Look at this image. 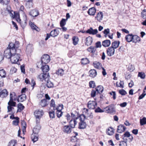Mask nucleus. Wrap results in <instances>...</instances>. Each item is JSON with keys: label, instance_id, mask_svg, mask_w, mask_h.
I'll return each mask as SVG.
<instances>
[{"label": "nucleus", "instance_id": "nucleus-1", "mask_svg": "<svg viewBox=\"0 0 146 146\" xmlns=\"http://www.w3.org/2000/svg\"><path fill=\"white\" fill-rule=\"evenodd\" d=\"M15 44H13V43H10L8 47L4 51V56L7 58L10 59L12 55L16 52V50L15 48Z\"/></svg>", "mask_w": 146, "mask_h": 146}, {"label": "nucleus", "instance_id": "nucleus-2", "mask_svg": "<svg viewBox=\"0 0 146 146\" xmlns=\"http://www.w3.org/2000/svg\"><path fill=\"white\" fill-rule=\"evenodd\" d=\"M10 60L12 63L13 64H17L18 65H20V61H21L22 59L20 58V54L16 53V52L15 54H13Z\"/></svg>", "mask_w": 146, "mask_h": 146}, {"label": "nucleus", "instance_id": "nucleus-3", "mask_svg": "<svg viewBox=\"0 0 146 146\" xmlns=\"http://www.w3.org/2000/svg\"><path fill=\"white\" fill-rule=\"evenodd\" d=\"M80 122L79 123L78 128L80 129H84L86 128V122H84V120L86 119V117L84 114H81L79 116Z\"/></svg>", "mask_w": 146, "mask_h": 146}, {"label": "nucleus", "instance_id": "nucleus-4", "mask_svg": "<svg viewBox=\"0 0 146 146\" xmlns=\"http://www.w3.org/2000/svg\"><path fill=\"white\" fill-rule=\"evenodd\" d=\"M49 73H41L37 76V79L41 81H43L44 80L45 81L47 79H49Z\"/></svg>", "mask_w": 146, "mask_h": 146}, {"label": "nucleus", "instance_id": "nucleus-5", "mask_svg": "<svg viewBox=\"0 0 146 146\" xmlns=\"http://www.w3.org/2000/svg\"><path fill=\"white\" fill-rule=\"evenodd\" d=\"M50 60V56L47 54H44L41 57V61L42 64H46L49 62Z\"/></svg>", "mask_w": 146, "mask_h": 146}, {"label": "nucleus", "instance_id": "nucleus-6", "mask_svg": "<svg viewBox=\"0 0 146 146\" xmlns=\"http://www.w3.org/2000/svg\"><path fill=\"white\" fill-rule=\"evenodd\" d=\"M72 128L69 125L63 126L62 128V130L65 133L70 134L72 131Z\"/></svg>", "mask_w": 146, "mask_h": 146}, {"label": "nucleus", "instance_id": "nucleus-7", "mask_svg": "<svg viewBox=\"0 0 146 146\" xmlns=\"http://www.w3.org/2000/svg\"><path fill=\"white\" fill-rule=\"evenodd\" d=\"M97 103L94 101H90L88 103L87 107L89 109H94L97 106Z\"/></svg>", "mask_w": 146, "mask_h": 146}, {"label": "nucleus", "instance_id": "nucleus-8", "mask_svg": "<svg viewBox=\"0 0 146 146\" xmlns=\"http://www.w3.org/2000/svg\"><path fill=\"white\" fill-rule=\"evenodd\" d=\"M43 114L44 112L42 110H36L34 113V114L36 119L40 118Z\"/></svg>", "mask_w": 146, "mask_h": 146}, {"label": "nucleus", "instance_id": "nucleus-9", "mask_svg": "<svg viewBox=\"0 0 146 146\" xmlns=\"http://www.w3.org/2000/svg\"><path fill=\"white\" fill-rule=\"evenodd\" d=\"M86 33L90 35H95L98 33V31L97 29H93L92 27H90L86 31Z\"/></svg>", "mask_w": 146, "mask_h": 146}, {"label": "nucleus", "instance_id": "nucleus-10", "mask_svg": "<svg viewBox=\"0 0 146 146\" xmlns=\"http://www.w3.org/2000/svg\"><path fill=\"white\" fill-rule=\"evenodd\" d=\"M29 13L30 16L33 17H36L39 14L38 10L36 9L31 10Z\"/></svg>", "mask_w": 146, "mask_h": 146}, {"label": "nucleus", "instance_id": "nucleus-11", "mask_svg": "<svg viewBox=\"0 0 146 146\" xmlns=\"http://www.w3.org/2000/svg\"><path fill=\"white\" fill-rule=\"evenodd\" d=\"M26 98V96L25 94H23L19 96L17 99L18 102H22L25 100Z\"/></svg>", "mask_w": 146, "mask_h": 146}, {"label": "nucleus", "instance_id": "nucleus-12", "mask_svg": "<svg viewBox=\"0 0 146 146\" xmlns=\"http://www.w3.org/2000/svg\"><path fill=\"white\" fill-rule=\"evenodd\" d=\"M107 53L108 56H111L113 55L114 53V49L112 47H109L107 50Z\"/></svg>", "mask_w": 146, "mask_h": 146}, {"label": "nucleus", "instance_id": "nucleus-13", "mask_svg": "<svg viewBox=\"0 0 146 146\" xmlns=\"http://www.w3.org/2000/svg\"><path fill=\"white\" fill-rule=\"evenodd\" d=\"M77 123V122L75 119H71L69 122V125L72 129L75 128Z\"/></svg>", "mask_w": 146, "mask_h": 146}, {"label": "nucleus", "instance_id": "nucleus-14", "mask_svg": "<svg viewBox=\"0 0 146 146\" xmlns=\"http://www.w3.org/2000/svg\"><path fill=\"white\" fill-rule=\"evenodd\" d=\"M96 9L95 7H92L90 8L88 11V13L90 15L94 16L96 13Z\"/></svg>", "mask_w": 146, "mask_h": 146}, {"label": "nucleus", "instance_id": "nucleus-15", "mask_svg": "<svg viewBox=\"0 0 146 146\" xmlns=\"http://www.w3.org/2000/svg\"><path fill=\"white\" fill-rule=\"evenodd\" d=\"M85 42V44L87 46L90 45L93 42V38L92 37L89 36L86 38Z\"/></svg>", "mask_w": 146, "mask_h": 146}, {"label": "nucleus", "instance_id": "nucleus-16", "mask_svg": "<svg viewBox=\"0 0 146 146\" xmlns=\"http://www.w3.org/2000/svg\"><path fill=\"white\" fill-rule=\"evenodd\" d=\"M43 73H48V71L49 70V68L48 66L45 64L44 65H43L41 67Z\"/></svg>", "mask_w": 146, "mask_h": 146}, {"label": "nucleus", "instance_id": "nucleus-17", "mask_svg": "<svg viewBox=\"0 0 146 146\" xmlns=\"http://www.w3.org/2000/svg\"><path fill=\"white\" fill-rule=\"evenodd\" d=\"M41 126L39 125H37L33 129V133L37 135L39 132Z\"/></svg>", "mask_w": 146, "mask_h": 146}, {"label": "nucleus", "instance_id": "nucleus-18", "mask_svg": "<svg viewBox=\"0 0 146 146\" xmlns=\"http://www.w3.org/2000/svg\"><path fill=\"white\" fill-rule=\"evenodd\" d=\"M103 17V14L102 12L100 11L97 14L95 18L97 19L98 21H100L102 20Z\"/></svg>", "mask_w": 146, "mask_h": 146}, {"label": "nucleus", "instance_id": "nucleus-19", "mask_svg": "<svg viewBox=\"0 0 146 146\" xmlns=\"http://www.w3.org/2000/svg\"><path fill=\"white\" fill-rule=\"evenodd\" d=\"M89 76L92 78H94L96 76L97 74L96 70L95 69H92L89 71Z\"/></svg>", "mask_w": 146, "mask_h": 146}, {"label": "nucleus", "instance_id": "nucleus-20", "mask_svg": "<svg viewBox=\"0 0 146 146\" xmlns=\"http://www.w3.org/2000/svg\"><path fill=\"white\" fill-rule=\"evenodd\" d=\"M114 132V130L111 127H110L106 131V133L109 135H113Z\"/></svg>", "mask_w": 146, "mask_h": 146}, {"label": "nucleus", "instance_id": "nucleus-21", "mask_svg": "<svg viewBox=\"0 0 146 146\" xmlns=\"http://www.w3.org/2000/svg\"><path fill=\"white\" fill-rule=\"evenodd\" d=\"M111 44V42L110 40H106L102 42V45L105 47L109 46Z\"/></svg>", "mask_w": 146, "mask_h": 146}, {"label": "nucleus", "instance_id": "nucleus-22", "mask_svg": "<svg viewBox=\"0 0 146 146\" xmlns=\"http://www.w3.org/2000/svg\"><path fill=\"white\" fill-rule=\"evenodd\" d=\"M141 41L140 38L137 35H133L132 42H133L136 43L139 42Z\"/></svg>", "mask_w": 146, "mask_h": 146}, {"label": "nucleus", "instance_id": "nucleus-23", "mask_svg": "<svg viewBox=\"0 0 146 146\" xmlns=\"http://www.w3.org/2000/svg\"><path fill=\"white\" fill-rule=\"evenodd\" d=\"M133 35L132 34H129L125 36V39L128 42L132 41Z\"/></svg>", "mask_w": 146, "mask_h": 146}, {"label": "nucleus", "instance_id": "nucleus-24", "mask_svg": "<svg viewBox=\"0 0 146 146\" xmlns=\"http://www.w3.org/2000/svg\"><path fill=\"white\" fill-rule=\"evenodd\" d=\"M59 33V31L54 29L53 30L51 31L50 34L51 36L55 37L57 36L58 35Z\"/></svg>", "mask_w": 146, "mask_h": 146}, {"label": "nucleus", "instance_id": "nucleus-25", "mask_svg": "<svg viewBox=\"0 0 146 146\" xmlns=\"http://www.w3.org/2000/svg\"><path fill=\"white\" fill-rule=\"evenodd\" d=\"M8 92L6 89H3L0 93V95L2 98L6 97L8 94Z\"/></svg>", "mask_w": 146, "mask_h": 146}, {"label": "nucleus", "instance_id": "nucleus-26", "mask_svg": "<svg viewBox=\"0 0 146 146\" xmlns=\"http://www.w3.org/2000/svg\"><path fill=\"white\" fill-rule=\"evenodd\" d=\"M87 50L91 53L94 54L96 50V48L95 46H90L87 48Z\"/></svg>", "mask_w": 146, "mask_h": 146}, {"label": "nucleus", "instance_id": "nucleus-27", "mask_svg": "<svg viewBox=\"0 0 146 146\" xmlns=\"http://www.w3.org/2000/svg\"><path fill=\"white\" fill-rule=\"evenodd\" d=\"M46 81H47V83L46 85L48 88H52L54 87V85L53 83L49 80L48 79H47Z\"/></svg>", "mask_w": 146, "mask_h": 146}, {"label": "nucleus", "instance_id": "nucleus-28", "mask_svg": "<svg viewBox=\"0 0 146 146\" xmlns=\"http://www.w3.org/2000/svg\"><path fill=\"white\" fill-rule=\"evenodd\" d=\"M56 73L58 75L60 76H62L64 74V70L61 68H59L56 72Z\"/></svg>", "mask_w": 146, "mask_h": 146}, {"label": "nucleus", "instance_id": "nucleus-29", "mask_svg": "<svg viewBox=\"0 0 146 146\" xmlns=\"http://www.w3.org/2000/svg\"><path fill=\"white\" fill-rule=\"evenodd\" d=\"M96 91L98 92V93H102L104 90L103 87L102 86H98L96 88Z\"/></svg>", "mask_w": 146, "mask_h": 146}, {"label": "nucleus", "instance_id": "nucleus-30", "mask_svg": "<svg viewBox=\"0 0 146 146\" xmlns=\"http://www.w3.org/2000/svg\"><path fill=\"white\" fill-rule=\"evenodd\" d=\"M93 65L96 68L100 69L101 67V64L99 62L95 61L93 63Z\"/></svg>", "mask_w": 146, "mask_h": 146}, {"label": "nucleus", "instance_id": "nucleus-31", "mask_svg": "<svg viewBox=\"0 0 146 146\" xmlns=\"http://www.w3.org/2000/svg\"><path fill=\"white\" fill-rule=\"evenodd\" d=\"M82 64L86 65L89 63V61L88 59L87 58H82L81 60Z\"/></svg>", "mask_w": 146, "mask_h": 146}, {"label": "nucleus", "instance_id": "nucleus-32", "mask_svg": "<svg viewBox=\"0 0 146 146\" xmlns=\"http://www.w3.org/2000/svg\"><path fill=\"white\" fill-rule=\"evenodd\" d=\"M33 46L31 44H29L27 47L26 51L28 52L31 53L33 50Z\"/></svg>", "mask_w": 146, "mask_h": 146}, {"label": "nucleus", "instance_id": "nucleus-33", "mask_svg": "<svg viewBox=\"0 0 146 146\" xmlns=\"http://www.w3.org/2000/svg\"><path fill=\"white\" fill-rule=\"evenodd\" d=\"M18 107L19 109H18L17 112L19 111L21 112L25 108L24 106L21 103H19L18 104Z\"/></svg>", "mask_w": 146, "mask_h": 146}, {"label": "nucleus", "instance_id": "nucleus-34", "mask_svg": "<svg viewBox=\"0 0 146 146\" xmlns=\"http://www.w3.org/2000/svg\"><path fill=\"white\" fill-rule=\"evenodd\" d=\"M30 24L32 29L36 30L37 31H40V29L32 23H31Z\"/></svg>", "mask_w": 146, "mask_h": 146}, {"label": "nucleus", "instance_id": "nucleus-35", "mask_svg": "<svg viewBox=\"0 0 146 146\" xmlns=\"http://www.w3.org/2000/svg\"><path fill=\"white\" fill-rule=\"evenodd\" d=\"M40 105L42 107L46 106L47 105V100L46 99H44L41 100L40 102Z\"/></svg>", "mask_w": 146, "mask_h": 146}, {"label": "nucleus", "instance_id": "nucleus-36", "mask_svg": "<svg viewBox=\"0 0 146 146\" xmlns=\"http://www.w3.org/2000/svg\"><path fill=\"white\" fill-rule=\"evenodd\" d=\"M17 143V141L16 140H11L9 143L8 146H15Z\"/></svg>", "mask_w": 146, "mask_h": 146}, {"label": "nucleus", "instance_id": "nucleus-37", "mask_svg": "<svg viewBox=\"0 0 146 146\" xmlns=\"http://www.w3.org/2000/svg\"><path fill=\"white\" fill-rule=\"evenodd\" d=\"M72 39L73 40V43L74 45H76L78 44V42L79 40L78 38L77 37L74 36L73 37Z\"/></svg>", "mask_w": 146, "mask_h": 146}, {"label": "nucleus", "instance_id": "nucleus-38", "mask_svg": "<svg viewBox=\"0 0 146 146\" xmlns=\"http://www.w3.org/2000/svg\"><path fill=\"white\" fill-rule=\"evenodd\" d=\"M71 114V117H72V119H75L76 120L78 118V117H76V116L78 115V113H77L76 111H75L74 113L72 112Z\"/></svg>", "mask_w": 146, "mask_h": 146}, {"label": "nucleus", "instance_id": "nucleus-39", "mask_svg": "<svg viewBox=\"0 0 146 146\" xmlns=\"http://www.w3.org/2000/svg\"><path fill=\"white\" fill-rule=\"evenodd\" d=\"M35 134H32L31 135V137L32 141L34 143L36 141L38 140V137Z\"/></svg>", "mask_w": 146, "mask_h": 146}, {"label": "nucleus", "instance_id": "nucleus-40", "mask_svg": "<svg viewBox=\"0 0 146 146\" xmlns=\"http://www.w3.org/2000/svg\"><path fill=\"white\" fill-rule=\"evenodd\" d=\"M119 46V41L117 42L116 41H115L112 43L111 46V47H112L114 49L116 48Z\"/></svg>", "mask_w": 146, "mask_h": 146}, {"label": "nucleus", "instance_id": "nucleus-41", "mask_svg": "<svg viewBox=\"0 0 146 146\" xmlns=\"http://www.w3.org/2000/svg\"><path fill=\"white\" fill-rule=\"evenodd\" d=\"M140 124L141 126L143 125L146 124V118L144 117L140 119Z\"/></svg>", "mask_w": 146, "mask_h": 146}, {"label": "nucleus", "instance_id": "nucleus-42", "mask_svg": "<svg viewBox=\"0 0 146 146\" xmlns=\"http://www.w3.org/2000/svg\"><path fill=\"white\" fill-rule=\"evenodd\" d=\"M119 127H120V129H119V133H121L124 132L125 130L126 127L123 125L120 124L119 125Z\"/></svg>", "mask_w": 146, "mask_h": 146}, {"label": "nucleus", "instance_id": "nucleus-43", "mask_svg": "<svg viewBox=\"0 0 146 146\" xmlns=\"http://www.w3.org/2000/svg\"><path fill=\"white\" fill-rule=\"evenodd\" d=\"M10 2V0H0V3L4 5H7Z\"/></svg>", "mask_w": 146, "mask_h": 146}, {"label": "nucleus", "instance_id": "nucleus-44", "mask_svg": "<svg viewBox=\"0 0 146 146\" xmlns=\"http://www.w3.org/2000/svg\"><path fill=\"white\" fill-rule=\"evenodd\" d=\"M6 74V72L3 69L0 70V76L1 77H5Z\"/></svg>", "mask_w": 146, "mask_h": 146}, {"label": "nucleus", "instance_id": "nucleus-45", "mask_svg": "<svg viewBox=\"0 0 146 146\" xmlns=\"http://www.w3.org/2000/svg\"><path fill=\"white\" fill-rule=\"evenodd\" d=\"M108 113H112L114 111L113 105H111L108 106Z\"/></svg>", "mask_w": 146, "mask_h": 146}, {"label": "nucleus", "instance_id": "nucleus-46", "mask_svg": "<svg viewBox=\"0 0 146 146\" xmlns=\"http://www.w3.org/2000/svg\"><path fill=\"white\" fill-rule=\"evenodd\" d=\"M50 106L51 107H52L53 108V110H55V108H56V105L55 104V103L54 100L53 99H52L50 101Z\"/></svg>", "mask_w": 146, "mask_h": 146}, {"label": "nucleus", "instance_id": "nucleus-47", "mask_svg": "<svg viewBox=\"0 0 146 146\" xmlns=\"http://www.w3.org/2000/svg\"><path fill=\"white\" fill-rule=\"evenodd\" d=\"M54 110L50 111L49 112V116L51 118H55V112Z\"/></svg>", "mask_w": 146, "mask_h": 146}, {"label": "nucleus", "instance_id": "nucleus-48", "mask_svg": "<svg viewBox=\"0 0 146 146\" xmlns=\"http://www.w3.org/2000/svg\"><path fill=\"white\" fill-rule=\"evenodd\" d=\"M15 120H13V123L15 125H18L19 118L18 117H16Z\"/></svg>", "mask_w": 146, "mask_h": 146}, {"label": "nucleus", "instance_id": "nucleus-49", "mask_svg": "<svg viewBox=\"0 0 146 146\" xmlns=\"http://www.w3.org/2000/svg\"><path fill=\"white\" fill-rule=\"evenodd\" d=\"M8 104L9 106L14 107L16 106V103L15 102H13V100H9L8 102Z\"/></svg>", "mask_w": 146, "mask_h": 146}, {"label": "nucleus", "instance_id": "nucleus-50", "mask_svg": "<svg viewBox=\"0 0 146 146\" xmlns=\"http://www.w3.org/2000/svg\"><path fill=\"white\" fill-rule=\"evenodd\" d=\"M20 24L22 28L24 29L26 26L27 21L26 20H25L24 21L21 22Z\"/></svg>", "mask_w": 146, "mask_h": 146}, {"label": "nucleus", "instance_id": "nucleus-51", "mask_svg": "<svg viewBox=\"0 0 146 146\" xmlns=\"http://www.w3.org/2000/svg\"><path fill=\"white\" fill-rule=\"evenodd\" d=\"M33 4V2H27L26 6L27 8L29 9L32 7Z\"/></svg>", "mask_w": 146, "mask_h": 146}, {"label": "nucleus", "instance_id": "nucleus-52", "mask_svg": "<svg viewBox=\"0 0 146 146\" xmlns=\"http://www.w3.org/2000/svg\"><path fill=\"white\" fill-rule=\"evenodd\" d=\"M141 15L143 19H146V9H144L141 13Z\"/></svg>", "mask_w": 146, "mask_h": 146}, {"label": "nucleus", "instance_id": "nucleus-53", "mask_svg": "<svg viewBox=\"0 0 146 146\" xmlns=\"http://www.w3.org/2000/svg\"><path fill=\"white\" fill-rule=\"evenodd\" d=\"M138 76L140 77L141 78L144 79L145 78V75L144 72H139L138 74Z\"/></svg>", "mask_w": 146, "mask_h": 146}, {"label": "nucleus", "instance_id": "nucleus-54", "mask_svg": "<svg viewBox=\"0 0 146 146\" xmlns=\"http://www.w3.org/2000/svg\"><path fill=\"white\" fill-rule=\"evenodd\" d=\"M66 24V20L65 19H62L60 22V25L61 27L64 26Z\"/></svg>", "mask_w": 146, "mask_h": 146}, {"label": "nucleus", "instance_id": "nucleus-55", "mask_svg": "<svg viewBox=\"0 0 146 146\" xmlns=\"http://www.w3.org/2000/svg\"><path fill=\"white\" fill-rule=\"evenodd\" d=\"M89 85L90 87L92 88H94L96 86L95 82L93 81H91L89 82Z\"/></svg>", "mask_w": 146, "mask_h": 146}, {"label": "nucleus", "instance_id": "nucleus-56", "mask_svg": "<svg viewBox=\"0 0 146 146\" xmlns=\"http://www.w3.org/2000/svg\"><path fill=\"white\" fill-rule=\"evenodd\" d=\"M119 94L122 96H124L127 94L126 92L123 89L119 90Z\"/></svg>", "mask_w": 146, "mask_h": 146}, {"label": "nucleus", "instance_id": "nucleus-57", "mask_svg": "<svg viewBox=\"0 0 146 146\" xmlns=\"http://www.w3.org/2000/svg\"><path fill=\"white\" fill-rule=\"evenodd\" d=\"M63 108V106L62 105H59L58 106L55 108V109L56 110V111H61V110Z\"/></svg>", "mask_w": 146, "mask_h": 146}, {"label": "nucleus", "instance_id": "nucleus-58", "mask_svg": "<svg viewBox=\"0 0 146 146\" xmlns=\"http://www.w3.org/2000/svg\"><path fill=\"white\" fill-rule=\"evenodd\" d=\"M63 113V112L62 111H56V114L58 117L59 118L62 116Z\"/></svg>", "mask_w": 146, "mask_h": 146}, {"label": "nucleus", "instance_id": "nucleus-59", "mask_svg": "<svg viewBox=\"0 0 146 146\" xmlns=\"http://www.w3.org/2000/svg\"><path fill=\"white\" fill-rule=\"evenodd\" d=\"M95 111L96 113H102L104 112L103 110L101 109L100 107H98L95 110Z\"/></svg>", "mask_w": 146, "mask_h": 146}, {"label": "nucleus", "instance_id": "nucleus-60", "mask_svg": "<svg viewBox=\"0 0 146 146\" xmlns=\"http://www.w3.org/2000/svg\"><path fill=\"white\" fill-rule=\"evenodd\" d=\"M109 94L111 96H112V98L114 100L116 99V94L115 92L112 91L109 93Z\"/></svg>", "mask_w": 146, "mask_h": 146}, {"label": "nucleus", "instance_id": "nucleus-61", "mask_svg": "<svg viewBox=\"0 0 146 146\" xmlns=\"http://www.w3.org/2000/svg\"><path fill=\"white\" fill-rule=\"evenodd\" d=\"M135 69L134 66L132 65H130L128 66V70L130 72H132Z\"/></svg>", "mask_w": 146, "mask_h": 146}, {"label": "nucleus", "instance_id": "nucleus-62", "mask_svg": "<svg viewBox=\"0 0 146 146\" xmlns=\"http://www.w3.org/2000/svg\"><path fill=\"white\" fill-rule=\"evenodd\" d=\"M102 46L101 43L100 41H98L96 43V48H100Z\"/></svg>", "mask_w": 146, "mask_h": 146}, {"label": "nucleus", "instance_id": "nucleus-63", "mask_svg": "<svg viewBox=\"0 0 146 146\" xmlns=\"http://www.w3.org/2000/svg\"><path fill=\"white\" fill-rule=\"evenodd\" d=\"M96 92H97L96 90L95 91L94 90H92V91L91 93V96L92 97H94L95 96L96 94Z\"/></svg>", "mask_w": 146, "mask_h": 146}, {"label": "nucleus", "instance_id": "nucleus-64", "mask_svg": "<svg viewBox=\"0 0 146 146\" xmlns=\"http://www.w3.org/2000/svg\"><path fill=\"white\" fill-rule=\"evenodd\" d=\"M119 146H127V143L123 141H122L120 142L119 144Z\"/></svg>", "mask_w": 146, "mask_h": 146}]
</instances>
